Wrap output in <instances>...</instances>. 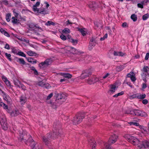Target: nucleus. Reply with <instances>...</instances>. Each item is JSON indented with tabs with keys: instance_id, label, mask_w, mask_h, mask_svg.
I'll list each match as a JSON object with an SVG mask.
<instances>
[{
	"instance_id": "1",
	"label": "nucleus",
	"mask_w": 149,
	"mask_h": 149,
	"mask_svg": "<svg viewBox=\"0 0 149 149\" xmlns=\"http://www.w3.org/2000/svg\"><path fill=\"white\" fill-rule=\"evenodd\" d=\"M55 96L56 97L55 102L52 103L51 101H47V104H50L53 109H56L58 106H60L66 100L67 96L65 93H58L55 92ZM53 93H51L47 96V100L50 99L53 96Z\"/></svg>"
},
{
	"instance_id": "2",
	"label": "nucleus",
	"mask_w": 149,
	"mask_h": 149,
	"mask_svg": "<svg viewBox=\"0 0 149 149\" xmlns=\"http://www.w3.org/2000/svg\"><path fill=\"white\" fill-rule=\"evenodd\" d=\"M61 128V125L58 122H54L53 125V133L50 132L48 134V136H47V139L48 138L49 139H54L59 136H60L62 132ZM48 143L47 139V144Z\"/></svg>"
},
{
	"instance_id": "3",
	"label": "nucleus",
	"mask_w": 149,
	"mask_h": 149,
	"mask_svg": "<svg viewBox=\"0 0 149 149\" xmlns=\"http://www.w3.org/2000/svg\"><path fill=\"white\" fill-rule=\"evenodd\" d=\"M20 132H21L20 131ZM20 134V137L19 139V141L22 142H24L26 144H27V142H30L31 140L32 139L31 136L29 134H27L26 131H22V133L19 132Z\"/></svg>"
},
{
	"instance_id": "4",
	"label": "nucleus",
	"mask_w": 149,
	"mask_h": 149,
	"mask_svg": "<svg viewBox=\"0 0 149 149\" xmlns=\"http://www.w3.org/2000/svg\"><path fill=\"white\" fill-rule=\"evenodd\" d=\"M20 132H21L20 131ZM20 134V137L19 139V141L22 142H24L26 144H27V142H30L31 140L32 139L31 136L29 134H27L26 131H22V133L19 132Z\"/></svg>"
},
{
	"instance_id": "5",
	"label": "nucleus",
	"mask_w": 149,
	"mask_h": 149,
	"mask_svg": "<svg viewBox=\"0 0 149 149\" xmlns=\"http://www.w3.org/2000/svg\"><path fill=\"white\" fill-rule=\"evenodd\" d=\"M84 118V115L82 113H77L74 118L73 120V124L76 125L79 124Z\"/></svg>"
},
{
	"instance_id": "6",
	"label": "nucleus",
	"mask_w": 149,
	"mask_h": 149,
	"mask_svg": "<svg viewBox=\"0 0 149 149\" xmlns=\"http://www.w3.org/2000/svg\"><path fill=\"white\" fill-rule=\"evenodd\" d=\"M29 27L30 28L36 31L35 33V34L40 35L42 34L41 33L42 30L41 28L40 27L38 24H35L33 23H31L29 24Z\"/></svg>"
},
{
	"instance_id": "7",
	"label": "nucleus",
	"mask_w": 149,
	"mask_h": 149,
	"mask_svg": "<svg viewBox=\"0 0 149 149\" xmlns=\"http://www.w3.org/2000/svg\"><path fill=\"white\" fill-rule=\"evenodd\" d=\"M125 137L126 138L128 141L134 145H136L137 143L139 142V140L136 137L130 136L129 135H126Z\"/></svg>"
},
{
	"instance_id": "8",
	"label": "nucleus",
	"mask_w": 149,
	"mask_h": 149,
	"mask_svg": "<svg viewBox=\"0 0 149 149\" xmlns=\"http://www.w3.org/2000/svg\"><path fill=\"white\" fill-rule=\"evenodd\" d=\"M132 112V115H133L141 117H146L147 116V114L145 112L138 109H133V111Z\"/></svg>"
},
{
	"instance_id": "9",
	"label": "nucleus",
	"mask_w": 149,
	"mask_h": 149,
	"mask_svg": "<svg viewBox=\"0 0 149 149\" xmlns=\"http://www.w3.org/2000/svg\"><path fill=\"white\" fill-rule=\"evenodd\" d=\"M0 123L2 129L5 130H6L8 129V125L6 118L4 117L0 118Z\"/></svg>"
},
{
	"instance_id": "10",
	"label": "nucleus",
	"mask_w": 149,
	"mask_h": 149,
	"mask_svg": "<svg viewBox=\"0 0 149 149\" xmlns=\"http://www.w3.org/2000/svg\"><path fill=\"white\" fill-rule=\"evenodd\" d=\"M96 38H91L90 39L88 47V49L89 50H91L95 45L97 42Z\"/></svg>"
},
{
	"instance_id": "11",
	"label": "nucleus",
	"mask_w": 149,
	"mask_h": 149,
	"mask_svg": "<svg viewBox=\"0 0 149 149\" xmlns=\"http://www.w3.org/2000/svg\"><path fill=\"white\" fill-rule=\"evenodd\" d=\"M78 31L84 36L86 35H90L91 33L90 31L88 30L87 29L85 28H79Z\"/></svg>"
},
{
	"instance_id": "12",
	"label": "nucleus",
	"mask_w": 149,
	"mask_h": 149,
	"mask_svg": "<svg viewBox=\"0 0 149 149\" xmlns=\"http://www.w3.org/2000/svg\"><path fill=\"white\" fill-rule=\"evenodd\" d=\"M91 70L89 69L83 71L81 74V79H83L91 75Z\"/></svg>"
},
{
	"instance_id": "13",
	"label": "nucleus",
	"mask_w": 149,
	"mask_h": 149,
	"mask_svg": "<svg viewBox=\"0 0 149 149\" xmlns=\"http://www.w3.org/2000/svg\"><path fill=\"white\" fill-rule=\"evenodd\" d=\"M30 146L32 149H41L39 144L36 142H35L33 139L31 140L30 142Z\"/></svg>"
},
{
	"instance_id": "14",
	"label": "nucleus",
	"mask_w": 149,
	"mask_h": 149,
	"mask_svg": "<svg viewBox=\"0 0 149 149\" xmlns=\"http://www.w3.org/2000/svg\"><path fill=\"white\" fill-rule=\"evenodd\" d=\"M68 49V51L74 54H78L81 53L80 51H78V50L72 47H69Z\"/></svg>"
},
{
	"instance_id": "15",
	"label": "nucleus",
	"mask_w": 149,
	"mask_h": 149,
	"mask_svg": "<svg viewBox=\"0 0 149 149\" xmlns=\"http://www.w3.org/2000/svg\"><path fill=\"white\" fill-rule=\"evenodd\" d=\"M88 141L89 144L92 147V149H95L96 144L95 141L94 139L92 138H89L88 139Z\"/></svg>"
},
{
	"instance_id": "16",
	"label": "nucleus",
	"mask_w": 149,
	"mask_h": 149,
	"mask_svg": "<svg viewBox=\"0 0 149 149\" xmlns=\"http://www.w3.org/2000/svg\"><path fill=\"white\" fill-rule=\"evenodd\" d=\"M38 7L34 5L32 7L33 11L34 12L38 13L43 14L44 12V10L42 9H39L37 8Z\"/></svg>"
},
{
	"instance_id": "17",
	"label": "nucleus",
	"mask_w": 149,
	"mask_h": 149,
	"mask_svg": "<svg viewBox=\"0 0 149 149\" xmlns=\"http://www.w3.org/2000/svg\"><path fill=\"white\" fill-rule=\"evenodd\" d=\"M0 90L3 94V97L4 99L7 101L8 104H10L11 103V100L9 96L6 95V94L3 91H2L1 89H0Z\"/></svg>"
},
{
	"instance_id": "18",
	"label": "nucleus",
	"mask_w": 149,
	"mask_h": 149,
	"mask_svg": "<svg viewBox=\"0 0 149 149\" xmlns=\"http://www.w3.org/2000/svg\"><path fill=\"white\" fill-rule=\"evenodd\" d=\"M88 6L93 10H94L97 7V5L95 2H91L89 4Z\"/></svg>"
},
{
	"instance_id": "19",
	"label": "nucleus",
	"mask_w": 149,
	"mask_h": 149,
	"mask_svg": "<svg viewBox=\"0 0 149 149\" xmlns=\"http://www.w3.org/2000/svg\"><path fill=\"white\" fill-rule=\"evenodd\" d=\"M67 40L71 42L73 45H76L78 43V40L74 39L73 38H67Z\"/></svg>"
},
{
	"instance_id": "20",
	"label": "nucleus",
	"mask_w": 149,
	"mask_h": 149,
	"mask_svg": "<svg viewBox=\"0 0 149 149\" xmlns=\"http://www.w3.org/2000/svg\"><path fill=\"white\" fill-rule=\"evenodd\" d=\"M80 57V54H74V55L72 56V58L73 60L77 61H81V60H82L81 59H79V58Z\"/></svg>"
},
{
	"instance_id": "21",
	"label": "nucleus",
	"mask_w": 149,
	"mask_h": 149,
	"mask_svg": "<svg viewBox=\"0 0 149 149\" xmlns=\"http://www.w3.org/2000/svg\"><path fill=\"white\" fill-rule=\"evenodd\" d=\"M19 114L18 110H14L10 112V115L12 117H15Z\"/></svg>"
},
{
	"instance_id": "22",
	"label": "nucleus",
	"mask_w": 149,
	"mask_h": 149,
	"mask_svg": "<svg viewBox=\"0 0 149 149\" xmlns=\"http://www.w3.org/2000/svg\"><path fill=\"white\" fill-rule=\"evenodd\" d=\"M11 21L13 24L18 25L20 23L19 20L15 18L14 17H12Z\"/></svg>"
},
{
	"instance_id": "23",
	"label": "nucleus",
	"mask_w": 149,
	"mask_h": 149,
	"mask_svg": "<svg viewBox=\"0 0 149 149\" xmlns=\"http://www.w3.org/2000/svg\"><path fill=\"white\" fill-rule=\"evenodd\" d=\"M116 85H112L110 86V91L111 93H113L115 91V90L116 88Z\"/></svg>"
},
{
	"instance_id": "24",
	"label": "nucleus",
	"mask_w": 149,
	"mask_h": 149,
	"mask_svg": "<svg viewBox=\"0 0 149 149\" xmlns=\"http://www.w3.org/2000/svg\"><path fill=\"white\" fill-rule=\"evenodd\" d=\"M26 102V97L23 95L21 96L20 97V102L22 104H24Z\"/></svg>"
},
{
	"instance_id": "25",
	"label": "nucleus",
	"mask_w": 149,
	"mask_h": 149,
	"mask_svg": "<svg viewBox=\"0 0 149 149\" xmlns=\"http://www.w3.org/2000/svg\"><path fill=\"white\" fill-rule=\"evenodd\" d=\"M38 85L39 86L42 87H45V88L47 87L45 82V81L44 80L39 81L38 83Z\"/></svg>"
},
{
	"instance_id": "26",
	"label": "nucleus",
	"mask_w": 149,
	"mask_h": 149,
	"mask_svg": "<svg viewBox=\"0 0 149 149\" xmlns=\"http://www.w3.org/2000/svg\"><path fill=\"white\" fill-rule=\"evenodd\" d=\"M136 145L139 149H144L145 148L143 143H141L139 141V142L137 143Z\"/></svg>"
},
{
	"instance_id": "27",
	"label": "nucleus",
	"mask_w": 149,
	"mask_h": 149,
	"mask_svg": "<svg viewBox=\"0 0 149 149\" xmlns=\"http://www.w3.org/2000/svg\"><path fill=\"white\" fill-rule=\"evenodd\" d=\"M27 53L28 55L31 56H36L37 55L36 53L31 51H27Z\"/></svg>"
},
{
	"instance_id": "28",
	"label": "nucleus",
	"mask_w": 149,
	"mask_h": 149,
	"mask_svg": "<svg viewBox=\"0 0 149 149\" xmlns=\"http://www.w3.org/2000/svg\"><path fill=\"white\" fill-rule=\"evenodd\" d=\"M62 32L63 34H68L70 33V30L68 28H65L63 30Z\"/></svg>"
},
{
	"instance_id": "29",
	"label": "nucleus",
	"mask_w": 149,
	"mask_h": 149,
	"mask_svg": "<svg viewBox=\"0 0 149 149\" xmlns=\"http://www.w3.org/2000/svg\"><path fill=\"white\" fill-rule=\"evenodd\" d=\"M113 54L114 56H123L124 55L123 53L122 52H118L115 51L114 52Z\"/></svg>"
},
{
	"instance_id": "30",
	"label": "nucleus",
	"mask_w": 149,
	"mask_h": 149,
	"mask_svg": "<svg viewBox=\"0 0 149 149\" xmlns=\"http://www.w3.org/2000/svg\"><path fill=\"white\" fill-rule=\"evenodd\" d=\"M130 125H135L137 126H139V128H142L143 126L141 125H140L139 124V123H137L135 122H130L129 123Z\"/></svg>"
},
{
	"instance_id": "31",
	"label": "nucleus",
	"mask_w": 149,
	"mask_h": 149,
	"mask_svg": "<svg viewBox=\"0 0 149 149\" xmlns=\"http://www.w3.org/2000/svg\"><path fill=\"white\" fill-rule=\"evenodd\" d=\"M124 68V66L123 65H120L116 67V70L118 72H120Z\"/></svg>"
},
{
	"instance_id": "32",
	"label": "nucleus",
	"mask_w": 149,
	"mask_h": 149,
	"mask_svg": "<svg viewBox=\"0 0 149 149\" xmlns=\"http://www.w3.org/2000/svg\"><path fill=\"white\" fill-rule=\"evenodd\" d=\"M131 18L134 22H135L137 19V15L135 14H133L131 16Z\"/></svg>"
},
{
	"instance_id": "33",
	"label": "nucleus",
	"mask_w": 149,
	"mask_h": 149,
	"mask_svg": "<svg viewBox=\"0 0 149 149\" xmlns=\"http://www.w3.org/2000/svg\"><path fill=\"white\" fill-rule=\"evenodd\" d=\"M144 148H149V141H144L143 142Z\"/></svg>"
},
{
	"instance_id": "34",
	"label": "nucleus",
	"mask_w": 149,
	"mask_h": 149,
	"mask_svg": "<svg viewBox=\"0 0 149 149\" xmlns=\"http://www.w3.org/2000/svg\"><path fill=\"white\" fill-rule=\"evenodd\" d=\"M17 62H19L20 64L22 65L26 64V63L24 60L23 58H19L17 61Z\"/></svg>"
},
{
	"instance_id": "35",
	"label": "nucleus",
	"mask_w": 149,
	"mask_h": 149,
	"mask_svg": "<svg viewBox=\"0 0 149 149\" xmlns=\"http://www.w3.org/2000/svg\"><path fill=\"white\" fill-rule=\"evenodd\" d=\"M54 59L53 58L47 59V66L50 65L53 62Z\"/></svg>"
},
{
	"instance_id": "36",
	"label": "nucleus",
	"mask_w": 149,
	"mask_h": 149,
	"mask_svg": "<svg viewBox=\"0 0 149 149\" xmlns=\"http://www.w3.org/2000/svg\"><path fill=\"white\" fill-rule=\"evenodd\" d=\"M11 17V14L8 13L6 15V19L8 22H9L10 21V18Z\"/></svg>"
},
{
	"instance_id": "37",
	"label": "nucleus",
	"mask_w": 149,
	"mask_h": 149,
	"mask_svg": "<svg viewBox=\"0 0 149 149\" xmlns=\"http://www.w3.org/2000/svg\"><path fill=\"white\" fill-rule=\"evenodd\" d=\"M0 3L1 4H3L6 6L8 4V0H1L0 1Z\"/></svg>"
},
{
	"instance_id": "38",
	"label": "nucleus",
	"mask_w": 149,
	"mask_h": 149,
	"mask_svg": "<svg viewBox=\"0 0 149 149\" xmlns=\"http://www.w3.org/2000/svg\"><path fill=\"white\" fill-rule=\"evenodd\" d=\"M149 17V14L147 13L144 14L142 16V19L143 20H146Z\"/></svg>"
},
{
	"instance_id": "39",
	"label": "nucleus",
	"mask_w": 149,
	"mask_h": 149,
	"mask_svg": "<svg viewBox=\"0 0 149 149\" xmlns=\"http://www.w3.org/2000/svg\"><path fill=\"white\" fill-rule=\"evenodd\" d=\"M124 92L123 91H122L119 93H117V94L114 95L113 96V97H117L119 96L123 95V94H124Z\"/></svg>"
},
{
	"instance_id": "40",
	"label": "nucleus",
	"mask_w": 149,
	"mask_h": 149,
	"mask_svg": "<svg viewBox=\"0 0 149 149\" xmlns=\"http://www.w3.org/2000/svg\"><path fill=\"white\" fill-rule=\"evenodd\" d=\"M132 111H133V109H129L125 111V114L132 115Z\"/></svg>"
},
{
	"instance_id": "41",
	"label": "nucleus",
	"mask_w": 149,
	"mask_h": 149,
	"mask_svg": "<svg viewBox=\"0 0 149 149\" xmlns=\"http://www.w3.org/2000/svg\"><path fill=\"white\" fill-rule=\"evenodd\" d=\"M63 76L65 78H70L72 77V75L68 73H63Z\"/></svg>"
},
{
	"instance_id": "42",
	"label": "nucleus",
	"mask_w": 149,
	"mask_h": 149,
	"mask_svg": "<svg viewBox=\"0 0 149 149\" xmlns=\"http://www.w3.org/2000/svg\"><path fill=\"white\" fill-rule=\"evenodd\" d=\"M143 70L144 72H146L147 73V72H149V68L148 66H145L143 68Z\"/></svg>"
},
{
	"instance_id": "43",
	"label": "nucleus",
	"mask_w": 149,
	"mask_h": 149,
	"mask_svg": "<svg viewBox=\"0 0 149 149\" xmlns=\"http://www.w3.org/2000/svg\"><path fill=\"white\" fill-rule=\"evenodd\" d=\"M14 84L17 87L19 86V84H21L20 82L17 79H16L14 81Z\"/></svg>"
},
{
	"instance_id": "44",
	"label": "nucleus",
	"mask_w": 149,
	"mask_h": 149,
	"mask_svg": "<svg viewBox=\"0 0 149 149\" xmlns=\"http://www.w3.org/2000/svg\"><path fill=\"white\" fill-rule=\"evenodd\" d=\"M47 60H45V61L44 62H42L41 63H40L39 64V66L41 68H43L44 65L45 64L47 63L46 61Z\"/></svg>"
},
{
	"instance_id": "45",
	"label": "nucleus",
	"mask_w": 149,
	"mask_h": 149,
	"mask_svg": "<svg viewBox=\"0 0 149 149\" xmlns=\"http://www.w3.org/2000/svg\"><path fill=\"white\" fill-rule=\"evenodd\" d=\"M146 95L145 94H139L138 99H143L146 97Z\"/></svg>"
},
{
	"instance_id": "46",
	"label": "nucleus",
	"mask_w": 149,
	"mask_h": 149,
	"mask_svg": "<svg viewBox=\"0 0 149 149\" xmlns=\"http://www.w3.org/2000/svg\"><path fill=\"white\" fill-rule=\"evenodd\" d=\"M139 94H136L135 95H133L130 96V98L131 99H134L135 98H137L138 99Z\"/></svg>"
},
{
	"instance_id": "47",
	"label": "nucleus",
	"mask_w": 149,
	"mask_h": 149,
	"mask_svg": "<svg viewBox=\"0 0 149 149\" xmlns=\"http://www.w3.org/2000/svg\"><path fill=\"white\" fill-rule=\"evenodd\" d=\"M42 142L45 143V145L47 144V138L46 136H42Z\"/></svg>"
},
{
	"instance_id": "48",
	"label": "nucleus",
	"mask_w": 149,
	"mask_h": 149,
	"mask_svg": "<svg viewBox=\"0 0 149 149\" xmlns=\"http://www.w3.org/2000/svg\"><path fill=\"white\" fill-rule=\"evenodd\" d=\"M134 75V73L132 72H131L129 73H128L127 75V76L128 77L130 78Z\"/></svg>"
},
{
	"instance_id": "49",
	"label": "nucleus",
	"mask_w": 149,
	"mask_h": 149,
	"mask_svg": "<svg viewBox=\"0 0 149 149\" xmlns=\"http://www.w3.org/2000/svg\"><path fill=\"white\" fill-rule=\"evenodd\" d=\"M0 105L1 107H3V108L5 109H8V106L4 103L1 102V103Z\"/></svg>"
},
{
	"instance_id": "50",
	"label": "nucleus",
	"mask_w": 149,
	"mask_h": 149,
	"mask_svg": "<svg viewBox=\"0 0 149 149\" xmlns=\"http://www.w3.org/2000/svg\"><path fill=\"white\" fill-rule=\"evenodd\" d=\"M18 87L19 88H22V89L24 90H26V87L23 84L21 83L19 84Z\"/></svg>"
},
{
	"instance_id": "51",
	"label": "nucleus",
	"mask_w": 149,
	"mask_h": 149,
	"mask_svg": "<svg viewBox=\"0 0 149 149\" xmlns=\"http://www.w3.org/2000/svg\"><path fill=\"white\" fill-rule=\"evenodd\" d=\"M6 56L7 57V58L10 61H11L12 59L10 57L11 56V55L10 54H8L7 53H6L5 54Z\"/></svg>"
},
{
	"instance_id": "52",
	"label": "nucleus",
	"mask_w": 149,
	"mask_h": 149,
	"mask_svg": "<svg viewBox=\"0 0 149 149\" xmlns=\"http://www.w3.org/2000/svg\"><path fill=\"white\" fill-rule=\"evenodd\" d=\"M51 25H54L55 23L51 21H47V26H50Z\"/></svg>"
},
{
	"instance_id": "53",
	"label": "nucleus",
	"mask_w": 149,
	"mask_h": 149,
	"mask_svg": "<svg viewBox=\"0 0 149 149\" xmlns=\"http://www.w3.org/2000/svg\"><path fill=\"white\" fill-rule=\"evenodd\" d=\"M18 54L19 55L24 57H26V55L23 52H18Z\"/></svg>"
},
{
	"instance_id": "54",
	"label": "nucleus",
	"mask_w": 149,
	"mask_h": 149,
	"mask_svg": "<svg viewBox=\"0 0 149 149\" xmlns=\"http://www.w3.org/2000/svg\"><path fill=\"white\" fill-rule=\"evenodd\" d=\"M93 79H89L88 80V84H92L93 83Z\"/></svg>"
},
{
	"instance_id": "55",
	"label": "nucleus",
	"mask_w": 149,
	"mask_h": 149,
	"mask_svg": "<svg viewBox=\"0 0 149 149\" xmlns=\"http://www.w3.org/2000/svg\"><path fill=\"white\" fill-rule=\"evenodd\" d=\"M95 25L97 27H99L101 26V24L99 22H95L94 23Z\"/></svg>"
},
{
	"instance_id": "56",
	"label": "nucleus",
	"mask_w": 149,
	"mask_h": 149,
	"mask_svg": "<svg viewBox=\"0 0 149 149\" xmlns=\"http://www.w3.org/2000/svg\"><path fill=\"white\" fill-rule=\"evenodd\" d=\"M15 10H14L13 11V14H14V15H15V17H17L18 15H19V14L16 12L15 11Z\"/></svg>"
},
{
	"instance_id": "57",
	"label": "nucleus",
	"mask_w": 149,
	"mask_h": 149,
	"mask_svg": "<svg viewBox=\"0 0 149 149\" xmlns=\"http://www.w3.org/2000/svg\"><path fill=\"white\" fill-rule=\"evenodd\" d=\"M137 6L138 8H143V5L140 3H138Z\"/></svg>"
},
{
	"instance_id": "58",
	"label": "nucleus",
	"mask_w": 149,
	"mask_h": 149,
	"mask_svg": "<svg viewBox=\"0 0 149 149\" xmlns=\"http://www.w3.org/2000/svg\"><path fill=\"white\" fill-rule=\"evenodd\" d=\"M149 58V53H147L146 55L145 59L146 60H147Z\"/></svg>"
},
{
	"instance_id": "59",
	"label": "nucleus",
	"mask_w": 149,
	"mask_h": 149,
	"mask_svg": "<svg viewBox=\"0 0 149 149\" xmlns=\"http://www.w3.org/2000/svg\"><path fill=\"white\" fill-rule=\"evenodd\" d=\"M130 79L132 81H134L136 80V79L134 75L133 76H132Z\"/></svg>"
},
{
	"instance_id": "60",
	"label": "nucleus",
	"mask_w": 149,
	"mask_h": 149,
	"mask_svg": "<svg viewBox=\"0 0 149 149\" xmlns=\"http://www.w3.org/2000/svg\"><path fill=\"white\" fill-rule=\"evenodd\" d=\"M27 60L29 62L31 63L33 59L32 57H30L27 58Z\"/></svg>"
},
{
	"instance_id": "61",
	"label": "nucleus",
	"mask_w": 149,
	"mask_h": 149,
	"mask_svg": "<svg viewBox=\"0 0 149 149\" xmlns=\"http://www.w3.org/2000/svg\"><path fill=\"white\" fill-rule=\"evenodd\" d=\"M142 103L143 104H146L148 103V100L146 99H144L143 100Z\"/></svg>"
},
{
	"instance_id": "62",
	"label": "nucleus",
	"mask_w": 149,
	"mask_h": 149,
	"mask_svg": "<svg viewBox=\"0 0 149 149\" xmlns=\"http://www.w3.org/2000/svg\"><path fill=\"white\" fill-rule=\"evenodd\" d=\"M122 26L123 27H125L127 26V24L126 22H124L123 23Z\"/></svg>"
},
{
	"instance_id": "63",
	"label": "nucleus",
	"mask_w": 149,
	"mask_h": 149,
	"mask_svg": "<svg viewBox=\"0 0 149 149\" xmlns=\"http://www.w3.org/2000/svg\"><path fill=\"white\" fill-rule=\"evenodd\" d=\"M147 87V85L145 83H143L142 84V88L143 89H145Z\"/></svg>"
},
{
	"instance_id": "64",
	"label": "nucleus",
	"mask_w": 149,
	"mask_h": 149,
	"mask_svg": "<svg viewBox=\"0 0 149 149\" xmlns=\"http://www.w3.org/2000/svg\"><path fill=\"white\" fill-rule=\"evenodd\" d=\"M5 48L6 49H10V48L9 46V45L8 44H6L5 45Z\"/></svg>"
}]
</instances>
